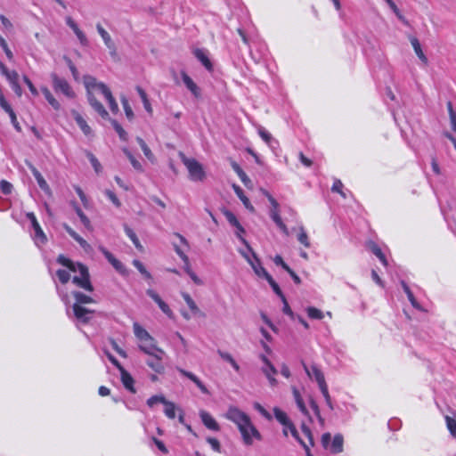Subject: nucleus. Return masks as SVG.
<instances>
[{"label": "nucleus", "instance_id": "nucleus-40", "mask_svg": "<svg viewBox=\"0 0 456 456\" xmlns=\"http://www.w3.org/2000/svg\"><path fill=\"white\" fill-rule=\"evenodd\" d=\"M114 130L118 133L121 141L126 142L128 140V134L121 126V125L116 120L109 118Z\"/></svg>", "mask_w": 456, "mask_h": 456}, {"label": "nucleus", "instance_id": "nucleus-42", "mask_svg": "<svg viewBox=\"0 0 456 456\" xmlns=\"http://www.w3.org/2000/svg\"><path fill=\"white\" fill-rule=\"evenodd\" d=\"M235 228H236V232H235L236 237L240 240V242L242 244L245 245L248 251H252L251 246L249 245L248 240L242 236V234L246 232L244 227L240 223L239 225L235 226Z\"/></svg>", "mask_w": 456, "mask_h": 456}, {"label": "nucleus", "instance_id": "nucleus-22", "mask_svg": "<svg viewBox=\"0 0 456 456\" xmlns=\"http://www.w3.org/2000/svg\"><path fill=\"white\" fill-rule=\"evenodd\" d=\"M66 23L76 34L81 45L85 46L87 45L88 40L84 32L78 28L77 24L70 17L66 19Z\"/></svg>", "mask_w": 456, "mask_h": 456}, {"label": "nucleus", "instance_id": "nucleus-30", "mask_svg": "<svg viewBox=\"0 0 456 456\" xmlns=\"http://www.w3.org/2000/svg\"><path fill=\"white\" fill-rule=\"evenodd\" d=\"M233 188H234V191H235L236 195L241 200V202L243 203L245 208L247 209H248L249 211L254 212L255 208L252 206V204L250 203L248 198L245 195L243 190L238 185H233Z\"/></svg>", "mask_w": 456, "mask_h": 456}, {"label": "nucleus", "instance_id": "nucleus-3", "mask_svg": "<svg viewBox=\"0 0 456 456\" xmlns=\"http://www.w3.org/2000/svg\"><path fill=\"white\" fill-rule=\"evenodd\" d=\"M182 155V161L187 167L189 177L193 182H201L206 177V173L202 165L193 158H187L184 154Z\"/></svg>", "mask_w": 456, "mask_h": 456}, {"label": "nucleus", "instance_id": "nucleus-11", "mask_svg": "<svg viewBox=\"0 0 456 456\" xmlns=\"http://www.w3.org/2000/svg\"><path fill=\"white\" fill-rule=\"evenodd\" d=\"M87 100L91 107L104 119H109V112L104 106L100 102L91 91L86 93Z\"/></svg>", "mask_w": 456, "mask_h": 456}, {"label": "nucleus", "instance_id": "nucleus-57", "mask_svg": "<svg viewBox=\"0 0 456 456\" xmlns=\"http://www.w3.org/2000/svg\"><path fill=\"white\" fill-rule=\"evenodd\" d=\"M12 184L6 180L0 181V190L4 195H9L12 191Z\"/></svg>", "mask_w": 456, "mask_h": 456}, {"label": "nucleus", "instance_id": "nucleus-55", "mask_svg": "<svg viewBox=\"0 0 456 456\" xmlns=\"http://www.w3.org/2000/svg\"><path fill=\"white\" fill-rule=\"evenodd\" d=\"M56 275L62 284H66L70 279V274L69 272L63 269L57 270Z\"/></svg>", "mask_w": 456, "mask_h": 456}, {"label": "nucleus", "instance_id": "nucleus-49", "mask_svg": "<svg viewBox=\"0 0 456 456\" xmlns=\"http://www.w3.org/2000/svg\"><path fill=\"white\" fill-rule=\"evenodd\" d=\"M299 233L297 235V240L303 244L305 248H310V241H309V239H308V235L306 233V232L305 231L304 227L301 226L299 228Z\"/></svg>", "mask_w": 456, "mask_h": 456}, {"label": "nucleus", "instance_id": "nucleus-41", "mask_svg": "<svg viewBox=\"0 0 456 456\" xmlns=\"http://www.w3.org/2000/svg\"><path fill=\"white\" fill-rule=\"evenodd\" d=\"M162 404H164V406H165V409H164L165 415L168 419H174L175 418V411H176L175 404L173 402L167 401V399H166V403H162Z\"/></svg>", "mask_w": 456, "mask_h": 456}, {"label": "nucleus", "instance_id": "nucleus-14", "mask_svg": "<svg viewBox=\"0 0 456 456\" xmlns=\"http://www.w3.org/2000/svg\"><path fill=\"white\" fill-rule=\"evenodd\" d=\"M99 250L118 273H124L126 272L124 265L119 260H118L114 255L110 253L105 247L100 246Z\"/></svg>", "mask_w": 456, "mask_h": 456}, {"label": "nucleus", "instance_id": "nucleus-21", "mask_svg": "<svg viewBox=\"0 0 456 456\" xmlns=\"http://www.w3.org/2000/svg\"><path fill=\"white\" fill-rule=\"evenodd\" d=\"M200 416L205 427L213 431H218L220 427L216 420L206 411H200Z\"/></svg>", "mask_w": 456, "mask_h": 456}, {"label": "nucleus", "instance_id": "nucleus-44", "mask_svg": "<svg viewBox=\"0 0 456 456\" xmlns=\"http://www.w3.org/2000/svg\"><path fill=\"white\" fill-rule=\"evenodd\" d=\"M182 297L184 299V301L186 302V304L189 306V308L191 309V311L194 314H197L200 312V310L197 306L196 303L194 302V300L191 298V297L188 293L183 292Z\"/></svg>", "mask_w": 456, "mask_h": 456}, {"label": "nucleus", "instance_id": "nucleus-1", "mask_svg": "<svg viewBox=\"0 0 456 456\" xmlns=\"http://www.w3.org/2000/svg\"><path fill=\"white\" fill-rule=\"evenodd\" d=\"M140 349L150 356L146 361L148 366L157 373H163L165 368L162 359L165 352L158 348L155 344H140Z\"/></svg>", "mask_w": 456, "mask_h": 456}, {"label": "nucleus", "instance_id": "nucleus-34", "mask_svg": "<svg viewBox=\"0 0 456 456\" xmlns=\"http://www.w3.org/2000/svg\"><path fill=\"white\" fill-rule=\"evenodd\" d=\"M71 294H72V296L75 298V303L74 304H78V305H82L84 304H91V303L94 302L93 297L84 294L81 291L75 290V291H72Z\"/></svg>", "mask_w": 456, "mask_h": 456}, {"label": "nucleus", "instance_id": "nucleus-2", "mask_svg": "<svg viewBox=\"0 0 456 456\" xmlns=\"http://www.w3.org/2000/svg\"><path fill=\"white\" fill-rule=\"evenodd\" d=\"M303 366L305 372L310 378H312L313 376L314 377L316 382L318 383L319 388L325 398L327 405L332 410L333 406L331 403V398L329 394L328 386L322 370L315 365H312L310 369L305 363H303Z\"/></svg>", "mask_w": 456, "mask_h": 456}, {"label": "nucleus", "instance_id": "nucleus-31", "mask_svg": "<svg viewBox=\"0 0 456 456\" xmlns=\"http://www.w3.org/2000/svg\"><path fill=\"white\" fill-rule=\"evenodd\" d=\"M401 286H402L403 291L405 292V294L407 295V297H408L409 301L411 302V305L418 310H422L420 305L415 298V297H414L412 291L411 290L410 287L408 286V284L404 281H401Z\"/></svg>", "mask_w": 456, "mask_h": 456}, {"label": "nucleus", "instance_id": "nucleus-43", "mask_svg": "<svg viewBox=\"0 0 456 456\" xmlns=\"http://www.w3.org/2000/svg\"><path fill=\"white\" fill-rule=\"evenodd\" d=\"M123 152L127 157V159L130 160L131 165L133 166V167L135 170L140 171V172H142L143 170L142 164L134 157V155L131 153V151L128 149L124 148Z\"/></svg>", "mask_w": 456, "mask_h": 456}, {"label": "nucleus", "instance_id": "nucleus-7", "mask_svg": "<svg viewBox=\"0 0 456 456\" xmlns=\"http://www.w3.org/2000/svg\"><path fill=\"white\" fill-rule=\"evenodd\" d=\"M241 434L243 443L246 445L253 444V439L257 441L262 440V436L259 431L256 428V427L250 421V424L243 426L242 428H238Z\"/></svg>", "mask_w": 456, "mask_h": 456}, {"label": "nucleus", "instance_id": "nucleus-5", "mask_svg": "<svg viewBox=\"0 0 456 456\" xmlns=\"http://www.w3.org/2000/svg\"><path fill=\"white\" fill-rule=\"evenodd\" d=\"M288 429L289 430L291 436L303 446L304 449H305L309 446H314V443L313 434H312L311 429L306 425L303 424L301 426V429H302L303 434L308 439L309 444H305L302 440V438L299 436V434H298L295 425L292 422H290V424H289L286 428H284L283 435L285 436H288Z\"/></svg>", "mask_w": 456, "mask_h": 456}, {"label": "nucleus", "instance_id": "nucleus-36", "mask_svg": "<svg viewBox=\"0 0 456 456\" xmlns=\"http://www.w3.org/2000/svg\"><path fill=\"white\" fill-rule=\"evenodd\" d=\"M369 248L380 260V262L384 265H387L386 256L382 252L381 248L375 242L370 241L369 244Z\"/></svg>", "mask_w": 456, "mask_h": 456}, {"label": "nucleus", "instance_id": "nucleus-37", "mask_svg": "<svg viewBox=\"0 0 456 456\" xmlns=\"http://www.w3.org/2000/svg\"><path fill=\"white\" fill-rule=\"evenodd\" d=\"M136 91L143 103V107L145 109V110L149 113V114H152V108H151V105L150 103V101L148 99V96H147V94L146 92L139 86H136Z\"/></svg>", "mask_w": 456, "mask_h": 456}, {"label": "nucleus", "instance_id": "nucleus-59", "mask_svg": "<svg viewBox=\"0 0 456 456\" xmlns=\"http://www.w3.org/2000/svg\"><path fill=\"white\" fill-rule=\"evenodd\" d=\"M258 134L267 143L268 142H273L272 134L266 131L263 126H259Z\"/></svg>", "mask_w": 456, "mask_h": 456}, {"label": "nucleus", "instance_id": "nucleus-4", "mask_svg": "<svg viewBox=\"0 0 456 456\" xmlns=\"http://www.w3.org/2000/svg\"><path fill=\"white\" fill-rule=\"evenodd\" d=\"M50 77L53 89L56 94H62L69 99H74L76 97V93L65 78L59 77L54 72L51 73Z\"/></svg>", "mask_w": 456, "mask_h": 456}, {"label": "nucleus", "instance_id": "nucleus-32", "mask_svg": "<svg viewBox=\"0 0 456 456\" xmlns=\"http://www.w3.org/2000/svg\"><path fill=\"white\" fill-rule=\"evenodd\" d=\"M344 438L340 434L334 436L332 443L330 444V452L332 453H339L343 451Z\"/></svg>", "mask_w": 456, "mask_h": 456}, {"label": "nucleus", "instance_id": "nucleus-17", "mask_svg": "<svg viewBox=\"0 0 456 456\" xmlns=\"http://www.w3.org/2000/svg\"><path fill=\"white\" fill-rule=\"evenodd\" d=\"M28 167L29 168V170L31 171L33 176L35 177V179L37 180V183L39 186V188L45 191V193H50L51 192V189L47 183V182L45 180V178L43 177V175H41V173L37 170V168L33 166L32 164H28Z\"/></svg>", "mask_w": 456, "mask_h": 456}, {"label": "nucleus", "instance_id": "nucleus-15", "mask_svg": "<svg viewBox=\"0 0 456 456\" xmlns=\"http://www.w3.org/2000/svg\"><path fill=\"white\" fill-rule=\"evenodd\" d=\"M253 256V260L249 263L250 266L252 267L254 273L258 276L266 279V277L270 276L271 274L265 270V267H263L261 260L257 256V255L255 253V251L252 249V251H249Z\"/></svg>", "mask_w": 456, "mask_h": 456}, {"label": "nucleus", "instance_id": "nucleus-27", "mask_svg": "<svg viewBox=\"0 0 456 456\" xmlns=\"http://www.w3.org/2000/svg\"><path fill=\"white\" fill-rule=\"evenodd\" d=\"M134 333L135 337L141 340V341H146L152 339L151 336L149 334V332L141 326L138 322H134L133 325Z\"/></svg>", "mask_w": 456, "mask_h": 456}, {"label": "nucleus", "instance_id": "nucleus-47", "mask_svg": "<svg viewBox=\"0 0 456 456\" xmlns=\"http://www.w3.org/2000/svg\"><path fill=\"white\" fill-rule=\"evenodd\" d=\"M222 213L224 214V216H225L226 220L229 222V224L232 226L235 227V226L239 225L240 222L237 219L236 216L232 211H230L227 208H224L222 210Z\"/></svg>", "mask_w": 456, "mask_h": 456}, {"label": "nucleus", "instance_id": "nucleus-63", "mask_svg": "<svg viewBox=\"0 0 456 456\" xmlns=\"http://www.w3.org/2000/svg\"><path fill=\"white\" fill-rule=\"evenodd\" d=\"M23 81L28 86L30 93L34 96H37L38 95V91L36 88V86L33 85L32 81L27 76H23Z\"/></svg>", "mask_w": 456, "mask_h": 456}, {"label": "nucleus", "instance_id": "nucleus-52", "mask_svg": "<svg viewBox=\"0 0 456 456\" xmlns=\"http://www.w3.org/2000/svg\"><path fill=\"white\" fill-rule=\"evenodd\" d=\"M445 422L448 430L453 437H456V419L450 416H445Z\"/></svg>", "mask_w": 456, "mask_h": 456}, {"label": "nucleus", "instance_id": "nucleus-53", "mask_svg": "<svg viewBox=\"0 0 456 456\" xmlns=\"http://www.w3.org/2000/svg\"><path fill=\"white\" fill-rule=\"evenodd\" d=\"M84 83L87 91H90L91 88L96 87L99 82L96 81L95 77L86 75L84 77Z\"/></svg>", "mask_w": 456, "mask_h": 456}, {"label": "nucleus", "instance_id": "nucleus-16", "mask_svg": "<svg viewBox=\"0 0 456 456\" xmlns=\"http://www.w3.org/2000/svg\"><path fill=\"white\" fill-rule=\"evenodd\" d=\"M57 263L67 267L71 272H78L80 273L81 265H85L80 262H73L64 255L61 254L56 259Z\"/></svg>", "mask_w": 456, "mask_h": 456}, {"label": "nucleus", "instance_id": "nucleus-19", "mask_svg": "<svg viewBox=\"0 0 456 456\" xmlns=\"http://www.w3.org/2000/svg\"><path fill=\"white\" fill-rule=\"evenodd\" d=\"M182 79L185 85V86L188 88V90L191 91V93L196 97L200 98L201 96V90L200 88L194 83V81L188 76V74L185 71L181 72Z\"/></svg>", "mask_w": 456, "mask_h": 456}, {"label": "nucleus", "instance_id": "nucleus-56", "mask_svg": "<svg viewBox=\"0 0 456 456\" xmlns=\"http://www.w3.org/2000/svg\"><path fill=\"white\" fill-rule=\"evenodd\" d=\"M0 46L4 50L8 60L12 61L13 59L12 52L10 50L5 39L1 35H0Z\"/></svg>", "mask_w": 456, "mask_h": 456}, {"label": "nucleus", "instance_id": "nucleus-26", "mask_svg": "<svg viewBox=\"0 0 456 456\" xmlns=\"http://www.w3.org/2000/svg\"><path fill=\"white\" fill-rule=\"evenodd\" d=\"M231 167L232 170L238 175L245 186H248V184L251 183L250 178L247 175V174L236 161L231 160Z\"/></svg>", "mask_w": 456, "mask_h": 456}, {"label": "nucleus", "instance_id": "nucleus-62", "mask_svg": "<svg viewBox=\"0 0 456 456\" xmlns=\"http://www.w3.org/2000/svg\"><path fill=\"white\" fill-rule=\"evenodd\" d=\"M105 98L109 102L110 110L113 113H117L118 111V103H117L115 98L113 97L112 94H110V95H107V97H105Z\"/></svg>", "mask_w": 456, "mask_h": 456}, {"label": "nucleus", "instance_id": "nucleus-25", "mask_svg": "<svg viewBox=\"0 0 456 456\" xmlns=\"http://www.w3.org/2000/svg\"><path fill=\"white\" fill-rule=\"evenodd\" d=\"M73 118L77 123V125L79 126V128L82 130V132L86 135H90L92 134L91 127L87 125L85 118L76 110L72 111Z\"/></svg>", "mask_w": 456, "mask_h": 456}, {"label": "nucleus", "instance_id": "nucleus-50", "mask_svg": "<svg viewBox=\"0 0 456 456\" xmlns=\"http://www.w3.org/2000/svg\"><path fill=\"white\" fill-rule=\"evenodd\" d=\"M133 265L144 276L145 279H151V274L146 270L145 266L140 260H134Z\"/></svg>", "mask_w": 456, "mask_h": 456}, {"label": "nucleus", "instance_id": "nucleus-35", "mask_svg": "<svg viewBox=\"0 0 456 456\" xmlns=\"http://www.w3.org/2000/svg\"><path fill=\"white\" fill-rule=\"evenodd\" d=\"M411 41V44L414 49V52L416 53V55L424 62V63H427L428 62V58L426 57V55L424 54L422 49H421V45H420V43L419 41V39L417 37H411L410 39Z\"/></svg>", "mask_w": 456, "mask_h": 456}, {"label": "nucleus", "instance_id": "nucleus-6", "mask_svg": "<svg viewBox=\"0 0 456 456\" xmlns=\"http://www.w3.org/2000/svg\"><path fill=\"white\" fill-rule=\"evenodd\" d=\"M225 418L234 424H236L237 428H242L248 424H250V418L244 411H240L237 407H230L225 414Z\"/></svg>", "mask_w": 456, "mask_h": 456}, {"label": "nucleus", "instance_id": "nucleus-61", "mask_svg": "<svg viewBox=\"0 0 456 456\" xmlns=\"http://www.w3.org/2000/svg\"><path fill=\"white\" fill-rule=\"evenodd\" d=\"M207 442L210 444L213 451L216 452H221V444L218 439L215 437H208Z\"/></svg>", "mask_w": 456, "mask_h": 456}, {"label": "nucleus", "instance_id": "nucleus-33", "mask_svg": "<svg viewBox=\"0 0 456 456\" xmlns=\"http://www.w3.org/2000/svg\"><path fill=\"white\" fill-rule=\"evenodd\" d=\"M124 231L126 234L128 236V238L132 240L134 247L139 249L140 251L142 250L143 247L141 244L136 233L134 232L132 228H130L126 224H123Z\"/></svg>", "mask_w": 456, "mask_h": 456}, {"label": "nucleus", "instance_id": "nucleus-38", "mask_svg": "<svg viewBox=\"0 0 456 456\" xmlns=\"http://www.w3.org/2000/svg\"><path fill=\"white\" fill-rule=\"evenodd\" d=\"M293 395H294V399H295L296 403H297L298 409L300 410V411L304 415L307 416L308 415V411L306 409V406H305V404L304 403V400H303L299 391L296 387L293 388Z\"/></svg>", "mask_w": 456, "mask_h": 456}, {"label": "nucleus", "instance_id": "nucleus-46", "mask_svg": "<svg viewBox=\"0 0 456 456\" xmlns=\"http://www.w3.org/2000/svg\"><path fill=\"white\" fill-rule=\"evenodd\" d=\"M86 156L87 157L88 160L90 161L94 171L97 174H99L102 171V165L99 162V160L97 159V158L89 151H86Z\"/></svg>", "mask_w": 456, "mask_h": 456}, {"label": "nucleus", "instance_id": "nucleus-45", "mask_svg": "<svg viewBox=\"0 0 456 456\" xmlns=\"http://www.w3.org/2000/svg\"><path fill=\"white\" fill-rule=\"evenodd\" d=\"M136 142H138V144L140 145L142 151H143L145 157L150 159V160H152L154 159V155L153 153L151 152V149L149 148V146L146 144V142H144V140L141 137H136Z\"/></svg>", "mask_w": 456, "mask_h": 456}, {"label": "nucleus", "instance_id": "nucleus-18", "mask_svg": "<svg viewBox=\"0 0 456 456\" xmlns=\"http://www.w3.org/2000/svg\"><path fill=\"white\" fill-rule=\"evenodd\" d=\"M260 357L265 364V367H263L264 373L265 374L266 378L269 379L270 384L272 386L276 385V379L273 377L277 373L276 369L270 362V361L268 360V358L265 355L262 354Z\"/></svg>", "mask_w": 456, "mask_h": 456}, {"label": "nucleus", "instance_id": "nucleus-10", "mask_svg": "<svg viewBox=\"0 0 456 456\" xmlns=\"http://www.w3.org/2000/svg\"><path fill=\"white\" fill-rule=\"evenodd\" d=\"M72 308L77 320L83 323L89 322L94 314V311L89 310L82 305H78V304H73Z\"/></svg>", "mask_w": 456, "mask_h": 456}, {"label": "nucleus", "instance_id": "nucleus-58", "mask_svg": "<svg viewBox=\"0 0 456 456\" xmlns=\"http://www.w3.org/2000/svg\"><path fill=\"white\" fill-rule=\"evenodd\" d=\"M105 195L108 197V199L117 207V208H119L121 206V202L120 200H118V198L117 197V195L115 194L114 191H110V190H106L105 191Z\"/></svg>", "mask_w": 456, "mask_h": 456}, {"label": "nucleus", "instance_id": "nucleus-13", "mask_svg": "<svg viewBox=\"0 0 456 456\" xmlns=\"http://www.w3.org/2000/svg\"><path fill=\"white\" fill-rule=\"evenodd\" d=\"M193 55L195 58L201 62L208 71H213L214 66L208 58V52L206 49L196 48L193 50Z\"/></svg>", "mask_w": 456, "mask_h": 456}, {"label": "nucleus", "instance_id": "nucleus-28", "mask_svg": "<svg viewBox=\"0 0 456 456\" xmlns=\"http://www.w3.org/2000/svg\"><path fill=\"white\" fill-rule=\"evenodd\" d=\"M73 208H74V210L75 212L77 213V215L78 216L81 223L84 224V226L91 231L93 229L92 227V224H91V222L89 220V218L86 216V214L82 211V209L80 208V207L77 205V202L73 201L71 202Z\"/></svg>", "mask_w": 456, "mask_h": 456}, {"label": "nucleus", "instance_id": "nucleus-8", "mask_svg": "<svg viewBox=\"0 0 456 456\" xmlns=\"http://www.w3.org/2000/svg\"><path fill=\"white\" fill-rule=\"evenodd\" d=\"M72 282L86 291H94V286L92 285L89 270L86 265H81L80 276H74Z\"/></svg>", "mask_w": 456, "mask_h": 456}, {"label": "nucleus", "instance_id": "nucleus-64", "mask_svg": "<svg viewBox=\"0 0 456 456\" xmlns=\"http://www.w3.org/2000/svg\"><path fill=\"white\" fill-rule=\"evenodd\" d=\"M152 441L155 444V445L157 446V448L161 452H163L164 454H167L168 453L167 448L166 447L165 444L161 440H159V439H158V438L153 436L152 437Z\"/></svg>", "mask_w": 456, "mask_h": 456}, {"label": "nucleus", "instance_id": "nucleus-54", "mask_svg": "<svg viewBox=\"0 0 456 456\" xmlns=\"http://www.w3.org/2000/svg\"><path fill=\"white\" fill-rule=\"evenodd\" d=\"M166 403V398L163 395H152L147 400V405L152 408L157 403Z\"/></svg>", "mask_w": 456, "mask_h": 456}, {"label": "nucleus", "instance_id": "nucleus-20", "mask_svg": "<svg viewBox=\"0 0 456 456\" xmlns=\"http://www.w3.org/2000/svg\"><path fill=\"white\" fill-rule=\"evenodd\" d=\"M177 370L184 377L188 378L190 380H191L197 387L203 393V394H209V391L208 389L207 388V387L201 382V380L196 376L194 375L192 372L191 371H187L182 368H177Z\"/></svg>", "mask_w": 456, "mask_h": 456}, {"label": "nucleus", "instance_id": "nucleus-24", "mask_svg": "<svg viewBox=\"0 0 456 456\" xmlns=\"http://www.w3.org/2000/svg\"><path fill=\"white\" fill-rule=\"evenodd\" d=\"M96 29L98 33L101 35L102 40L104 41L105 45L113 53L116 51V46L114 42L112 41L110 34L102 28V26L100 23L96 24Z\"/></svg>", "mask_w": 456, "mask_h": 456}, {"label": "nucleus", "instance_id": "nucleus-9", "mask_svg": "<svg viewBox=\"0 0 456 456\" xmlns=\"http://www.w3.org/2000/svg\"><path fill=\"white\" fill-rule=\"evenodd\" d=\"M26 216L31 222L32 228L35 232L34 239L36 240V243L37 244L38 242H40L42 244L46 243L47 238H46L45 232H43L39 223L37 222L35 214L33 212H28L26 214Z\"/></svg>", "mask_w": 456, "mask_h": 456}, {"label": "nucleus", "instance_id": "nucleus-51", "mask_svg": "<svg viewBox=\"0 0 456 456\" xmlns=\"http://www.w3.org/2000/svg\"><path fill=\"white\" fill-rule=\"evenodd\" d=\"M121 103L123 105V108H124V110H125L126 118L129 120H132L134 118V115L133 110H132V108H131V106L129 104L128 100L126 97H123L121 99Z\"/></svg>", "mask_w": 456, "mask_h": 456}, {"label": "nucleus", "instance_id": "nucleus-23", "mask_svg": "<svg viewBox=\"0 0 456 456\" xmlns=\"http://www.w3.org/2000/svg\"><path fill=\"white\" fill-rule=\"evenodd\" d=\"M121 375V382L126 389H127L129 392L135 394L136 389L134 387V379L131 376V374L126 371L125 369H122V371L120 372Z\"/></svg>", "mask_w": 456, "mask_h": 456}, {"label": "nucleus", "instance_id": "nucleus-29", "mask_svg": "<svg viewBox=\"0 0 456 456\" xmlns=\"http://www.w3.org/2000/svg\"><path fill=\"white\" fill-rule=\"evenodd\" d=\"M41 91H42L45 100L53 107V109L55 110H60L61 106L60 102L52 94L50 90L47 87L44 86L41 88Z\"/></svg>", "mask_w": 456, "mask_h": 456}, {"label": "nucleus", "instance_id": "nucleus-39", "mask_svg": "<svg viewBox=\"0 0 456 456\" xmlns=\"http://www.w3.org/2000/svg\"><path fill=\"white\" fill-rule=\"evenodd\" d=\"M273 414H274V417L275 419L281 424L283 425L285 428L290 424L291 420L289 419V417L287 416L286 412H284L283 411H281V409L279 408H274L273 409Z\"/></svg>", "mask_w": 456, "mask_h": 456}, {"label": "nucleus", "instance_id": "nucleus-60", "mask_svg": "<svg viewBox=\"0 0 456 456\" xmlns=\"http://www.w3.org/2000/svg\"><path fill=\"white\" fill-rule=\"evenodd\" d=\"M310 407L312 408V410L314 411V413L315 414V416L318 418L319 421L323 424L324 422V419H322V415H321V411H320V409H319V406L317 404V403L314 400V399H311L310 400Z\"/></svg>", "mask_w": 456, "mask_h": 456}, {"label": "nucleus", "instance_id": "nucleus-48", "mask_svg": "<svg viewBox=\"0 0 456 456\" xmlns=\"http://www.w3.org/2000/svg\"><path fill=\"white\" fill-rule=\"evenodd\" d=\"M306 312L308 317L311 319L321 320L324 316L323 313L320 309L314 306L307 307Z\"/></svg>", "mask_w": 456, "mask_h": 456}, {"label": "nucleus", "instance_id": "nucleus-12", "mask_svg": "<svg viewBox=\"0 0 456 456\" xmlns=\"http://www.w3.org/2000/svg\"><path fill=\"white\" fill-rule=\"evenodd\" d=\"M146 294L159 305V307L160 308V310L166 314L167 315L169 318H172L173 317V312L172 310L170 309V307L168 306V305L167 303H165L161 297L159 296V294L151 289H148L146 290Z\"/></svg>", "mask_w": 456, "mask_h": 456}]
</instances>
